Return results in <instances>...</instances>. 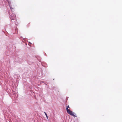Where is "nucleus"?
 Wrapping results in <instances>:
<instances>
[{
	"label": "nucleus",
	"mask_w": 122,
	"mask_h": 122,
	"mask_svg": "<svg viewBox=\"0 0 122 122\" xmlns=\"http://www.w3.org/2000/svg\"><path fill=\"white\" fill-rule=\"evenodd\" d=\"M68 108H70L69 106H67L66 108V111L67 113L69 114L74 117H77V116L75 113L73 112L72 111H71Z\"/></svg>",
	"instance_id": "f257e3e1"
},
{
	"label": "nucleus",
	"mask_w": 122,
	"mask_h": 122,
	"mask_svg": "<svg viewBox=\"0 0 122 122\" xmlns=\"http://www.w3.org/2000/svg\"><path fill=\"white\" fill-rule=\"evenodd\" d=\"M7 0L8 4H9L10 8L12 10L13 9H14L15 8V5L13 4H12L11 2L9 1V0Z\"/></svg>",
	"instance_id": "f03ea898"
},
{
	"label": "nucleus",
	"mask_w": 122,
	"mask_h": 122,
	"mask_svg": "<svg viewBox=\"0 0 122 122\" xmlns=\"http://www.w3.org/2000/svg\"><path fill=\"white\" fill-rule=\"evenodd\" d=\"M10 18L11 20H15L16 19L15 15L14 14H12L10 15Z\"/></svg>",
	"instance_id": "7ed1b4c3"
},
{
	"label": "nucleus",
	"mask_w": 122,
	"mask_h": 122,
	"mask_svg": "<svg viewBox=\"0 0 122 122\" xmlns=\"http://www.w3.org/2000/svg\"><path fill=\"white\" fill-rule=\"evenodd\" d=\"M44 112V113H45V114L46 115V117L47 118H48L47 116V114L45 112Z\"/></svg>",
	"instance_id": "20e7f679"
}]
</instances>
